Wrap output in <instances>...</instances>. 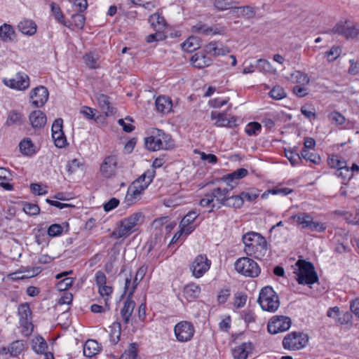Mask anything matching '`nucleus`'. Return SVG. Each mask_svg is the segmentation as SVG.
<instances>
[{"label":"nucleus","instance_id":"f257e3e1","mask_svg":"<svg viewBox=\"0 0 359 359\" xmlns=\"http://www.w3.org/2000/svg\"><path fill=\"white\" fill-rule=\"evenodd\" d=\"M245 252L256 259H262L267 252V241L264 236L256 232H248L243 236Z\"/></svg>","mask_w":359,"mask_h":359},{"label":"nucleus","instance_id":"72a5a7b5","mask_svg":"<svg viewBox=\"0 0 359 359\" xmlns=\"http://www.w3.org/2000/svg\"><path fill=\"white\" fill-rule=\"evenodd\" d=\"M201 46V41L196 36H190L183 43L182 48L187 52H193Z\"/></svg>","mask_w":359,"mask_h":359},{"label":"nucleus","instance_id":"c85d7f7f","mask_svg":"<svg viewBox=\"0 0 359 359\" xmlns=\"http://www.w3.org/2000/svg\"><path fill=\"white\" fill-rule=\"evenodd\" d=\"M36 25L32 20H24L18 25L19 30L24 34L32 36L36 32Z\"/></svg>","mask_w":359,"mask_h":359},{"label":"nucleus","instance_id":"0eeeda50","mask_svg":"<svg viewBox=\"0 0 359 359\" xmlns=\"http://www.w3.org/2000/svg\"><path fill=\"white\" fill-rule=\"evenodd\" d=\"M328 33L343 36L348 40L353 39L359 35V25L348 20L339 21Z\"/></svg>","mask_w":359,"mask_h":359},{"label":"nucleus","instance_id":"ea45409f","mask_svg":"<svg viewBox=\"0 0 359 359\" xmlns=\"http://www.w3.org/2000/svg\"><path fill=\"white\" fill-rule=\"evenodd\" d=\"M236 11H240L241 14L239 15L246 19L253 18L256 13L255 8L250 6L235 7L233 12L235 13Z\"/></svg>","mask_w":359,"mask_h":359},{"label":"nucleus","instance_id":"6e6d98bb","mask_svg":"<svg viewBox=\"0 0 359 359\" xmlns=\"http://www.w3.org/2000/svg\"><path fill=\"white\" fill-rule=\"evenodd\" d=\"M73 283L72 278L66 277L57 283V288L60 291H65L72 285Z\"/></svg>","mask_w":359,"mask_h":359},{"label":"nucleus","instance_id":"e2e57ef3","mask_svg":"<svg viewBox=\"0 0 359 359\" xmlns=\"http://www.w3.org/2000/svg\"><path fill=\"white\" fill-rule=\"evenodd\" d=\"M285 156L290 161L292 165H295L299 163L301 160L300 154L295 153L292 151H285Z\"/></svg>","mask_w":359,"mask_h":359},{"label":"nucleus","instance_id":"3c124183","mask_svg":"<svg viewBox=\"0 0 359 359\" xmlns=\"http://www.w3.org/2000/svg\"><path fill=\"white\" fill-rule=\"evenodd\" d=\"M269 95L274 100H281L286 96V93L282 87L276 86L271 90Z\"/></svg>","mask_w":359,"mask_h":359},{"label":"nucleus","instance_id":"f704fd0d","mask_svg":"<svg viewBox=\"0 0 359 359\" xmlns=\"http://www.w3.org/2000/svg\"><path fill=\"white\" fill-rule=\"evenodd\" d=\"M47 348V343L43 337L38 336L32 339V348L36 353H45Z\"/></svg>","mask_w":359,"mask_h":359},{"label":"nucleus","instance_id":"09e8293b","mask_svg":"<svg viewBox=\"0 0 359 359\" xmlns=\"http://www.w3.org/2000/svg\"><path fill=\"white\" fill-rule=\"evenodd\" d=\"M53 140H54L55 145L58 148L65 147L67 143L66 137L64 132L55 133L52 134Z\"/></svg>","mask_w":359,"mask_h":359},{"label":"nucleus","instance_id":"2f4dec72","mask_svg":"<svg viewBox=\"0 0 359 359\" xmlns=\"http://www.w3.org/2000/svg\"><path fill=\"white\" fill-rule=\"evenodd\" d=\"M100 346L98 343L93 339L86 341L83 346V354L86 357H92L99 352Z\"/></svg>","mask_w":359,"mask_h":359},{"label":"nucleus","instance_id":"49530a36","mask_svg":"<svg viewBox=\"0 0 359 359\" xmlns=\"http://www.w3.org/2000/svg\"><path fill=\"white\" fill-rule=\"evenodd\" d=\"M301 158H303L307 161L318 164L320 162V157L316 154L311 153L307 149H302L300 154Z\"/></svg>","mask_w":359,"mask_h":359},{"label":"nucleus","instance_id":"5701e85b","mask_svg":"<svg viewBox=\"0 0 359 359\" xmlns=\"http://www.w3.org/2000/svg\"><path fill=\"white\" fill-rule=\"evenodd\" d=\"M191 62L194 67L202 69L212 64V60L201 53H196L191 57Z\"/></svg>","mask_w":359,"mask_h":359},{"label":"nucleus","instance_id":"0e129e2a","mask_svg":"<svg viewBox=\"0 0 359 359\" xmlns=\"http://www.w3.org/2000/svg\"><path fill=\"white\" fill-rule=\"evenodd\" d=\"M261 125L257 122L250 123L245 128V132L249 135H256L257 132L260 131Z\"/></svg>","mask_w":359,"mask_h":359},{"label":"nucleus","instance_id":"1a4fd4ad","mask_svg":"<svg viewBox=\"0 0 359 359\" xmlns=\"http://www.w3.org/2000/svg\"><path fill=\"white\" fill-rule=\"evenodd\" d=\"M309 341V336L302 332H292L287 334L283 340V346L287 350L297 351L305 347Z\"/></svg>","mask_w":359,"mask_h":359},{"label":"nucleus","instance_id":"603ef678","mask_svg":"<svg viewBox=\"0 0 359 359\" xmlns=\"http://www.w3.org/2000/svg\"><path fill=\"white\" fill-rule=\"evenodd\" d=\"M335 175L337 177L341 178L344 180H349L353 177L352 176V171L351 170H349V167L347 166L344 168H341V169L336 170L335 171Z\"/></svg>","mask_w":359,"mask_h":359},{"label":"nucleus","instance_id":"4468645a","mask_svg":"<svg viewBox=\"0 0 359 359\" xmlns=\"http://www.w3.org/2000/svg\"><path fill=\"white\" fill-rule=\"evenodd\" d=\"M117 162L118 159L115 155L105 157L100 168L102 175L107 178L114 176L117 170Z\"/></svg>","mask_w":359,"mask_h":359},{"label":"nucleus","instance_id":"dca6fc26","mask_svg":"<svg viewBox=\"0 0 359 359\" xmlns=\"http://www.w3.org/2000/svg\"><path fill=\"white\" fill-rule=\"evenodd\" d=\"M193 31L206 36L215 34H224L226 28L222 26L214 25L208 26L206 24L199 22L193 27Z\"/></svg>","mask_w":359,"mask_h":359},{"label":"nucleus","instance_id":"7ed1b4c3","mask_svg":"<svg viewBox=\"0 0 359 359\" xmlns=\"http://www.w3.org/2000/svg\"><path fill=\"white\" fill-rule=\"evenodd\" d=\"M144 215L137 212L120 221L118 229L114 231L112 236L116 238H126L136 231V226L144 222Z\"/></svg>","mask_w":359,"mask_h":359},{"label":"nucleus","instance_id":"a19ab883","mask_svg":"<svg viewBox=\"0 0 359 359\" xmlns=\"http://www.w3.org/2000/svg\"><path fill=\"white\" fill-rule=\"evenodd\" d=\"M22 123V115L15 110L9 112L6 120L8 126L20 125Z\"/></svg>","mask_w":359,"mask_h":359},{"label":"nucleus","instance_id":"37998d69","mask_svg":"<svg viewBox=\"0 0 359 359\" xmlns=\"http://www.w3.org/2000/svg\"><path fill=\"white\" fill-rule=\"evenodd\" d=\"M183 292L187 297L196 298L201 292V287L194 283H191L184 287Z\"/></svg>","mask_w":359,"mask_h":359},{"label":"nucleus","instance_id":"8fccbe9b","mask_svg":"<svg viewBox=\"0 0 359 359\" xmlns=\"http://www.w3.org/2000/svg\"><path fill=\"white\" fill-rule=\"evenodd\" d=\"M112 292H113V288L111 286L106 285V284L98 287V292L102 297L104 298L106 306H108L107 302H108Z\"/></svg>","mask_w":359,"mask_h":359},{"label":"nucleus","instance_id":"f3484780","mask_svg":"<svg viewBox=\"0 0 359 359\" xmlns=\"http://www.w3.org/2000/svg\"><path fill=\"white\" fill-rule=\"evenodd\" d=\"M231 190L229 187L223 189L217 187L209 192L214 202L212 208H219L222 205H224L227 195Z\"/></svg>","mask_w":359,"mask_h":359},{"label":"nucleus","instance_id":"7c9ffc66","mask_svg":"<svg viewBox=\"0 0 359 359\" xmlns=\"http://www.w3.org/2000/svg\"><path fill=\"white\" fill-rule=\"evenodd\" d=\"M15 36V30L13 27L6 23L0 27V39L4 42L13 41Z\"/></svg>","mask_w":359,"mask_h":359},{"label":"nucleus","instance_id":"f8f14e48","mask_svg":"<svg viewBox=\"0 0 359 359\" xmlns=\"http://www.w3.org/2000/svg\"><path fill=\"white\" fill-rule=\"evenodd\" d=\"M210 265L211 261L208 259L206 255H199L190 265V270L195 278H199L209 270Z\"/></svg>","mask_w":359,"mask_h":359},{"label":"nucleus","instance_id":"b1692460","mask_svg":"<svg viewBox=\"0 0 359 359\" xmlns=\"http://www.w3.org/2000/svg\"><path fill=\"white\" fill-rule=\"evenodd\" d=\"M156 107L158 111L162 114H168L171 111L172 107V100L166 96H159L156 100Z\"/></svg>","mask_w":359,"mask_h":359},{"label":"nucleus","instance_id":"e433bc0d","mask_svg":"<svg viewBox=\"0 0 359 359\" xmlns=\"http://www.w3.org/2000/svg\"><path fill=\"white\" fill-rule=\"evenodd\" d=\"M110 341L112 344H116L120 340L121 324L118 322H114L110 327Z\"/></svg>","mask_w":359,"mask_h":359},{"label":"nucleus","instance_id":"412c9836","mask_svg":"<svg viewBox=\"0 0 359 359\" xmlns=\"http://www.w3.org/2000/svg\"><path fill=\"white\" fill-rule=\"evenodd\" d=\"M25 345L23 341L17 340L12 342L8 347H2L0 349L1 355H7L15 357L18 355L24 349Z\"/></svg>","mask_w":359,"mask_h":359},{"label":"nucleus","instance_id":"39448f33","mask_svg":"<svg viewBox=\"0 0 359 359\" xmlns=\"http://www.w3.org/2000/svg\"><path fill=\"white\" fill-rule=\"evenodd\" d=\"M298 271L294 272L297 275L296 280L301 285H311L318 280L317 273L312 263L305 260H298L296 263Z\"/></svg>","mask_w":359,"mask_h":359},{"label":"nucleus","instance_id":"6ab92c4d","mask_svg":"<svg viewBox=\"0 0 359 359\" xmlns=\"http://www.w3.org/2000/svg\"><path fill=\"white\" fill-rule=\"evenodd\" d=\"M252 349L251 342H244L232 350L233 358V359H247Z\"/></svg>","mask_w":359,"mask_h":359},{"label":"nucleus","instance_id":"423d86ee","mask_svg":"<svg viewBox=\"0 0 359 359\" xmlns=\"http://www.w3.org/2000/svg\"><path fill=\"white\" fill-rule=\"evenodd\" d=\"M290 219L296 222L302 229H307L318 233L325 231L327 228L325 223L314 222L312 215L308 212H298L291 216Z\"/></svg>","mask_w":359,"mask_h":359},{"label":"nucleus","instance_id":"bf43d9fd","mask_svg":"<svg viewBox=\"0 0 359 359\" xmlns=\"http://www.w3.org/2000/svg\"><path fill=\"white\" fill-rule=\"evenodd\" d=\"M155 31H156V33L151 34L147 36L146 41L147 43H152L154 41H163L165 39V36L163 33V31H161V30H155Z\"/></svg>","mask_w":359,"mask_h":359},{"label":"nucleus","instance_id":"a211bd4d","mask_svg":"<svg viewBox=\"0 0 359 359\" xmlns=\"http://www.w3.org/2000/svg\"><path fill=\"white\" fill-rule=\"evenodd\" d=\"M248 173V171L245 168H238L234 172L224 176L221 180L224 182L227 187H229V189H233L236 185V182L234 180L243 178Z\"/></svg>","mask_w":359,"mask_h":359},{"label":"nucleus","instance_id":"4be33fe9","mask_svg":"<svg viewBox=\"0 0 359 359\" xmlns=\"http://www.w3.org/2000/svg\"><path fill=\"white\" fill-rule=\"evenodd\" d=\"M148 21L154 30L163 31L167 27L164 17L159 13H155L151 15L149 17Z\"/></svg>","mask_w":359,"mask_h":359},{"label":"nucleus","instance_id":"6e6552de","mask_svg":"<svg viewBox=\"0 0 359 359\" xmlns=\"http://www.w3.org/2000/svg\"><path fill=\"white\" fill-rule=\"evenodd\" d=\"M234 267L238 273L251 278L258 276L261 271L257 262L249 257L238 259L234 264Z\"/></svg>","mask_w":359,"mask_h":359},{"label":"nucleus","instance_id":"de8ad7c7","mask_svg":"<svg viewBox=\"0 0 359 359\" xmlns=\"http://www.w3.org/2000/svg\"><path fill=\"white\" fill-rule=\"evenodd\" d=\"M51 10L53 13V15L55 18L62 23L63 25L70 27V25H67V22L63 20L64 19V15L60 9V8L57 6L55 3H53L51 4Z\"/></svg>","mask_w":359,"mask_h":359},{"label":"nucleus","instance_id":"393cba45","mask_svg":"<svg viewBox=\"0 0 359 359\" xmlns=\"http://www.w3.org/2000/svg\"><path fill=\"white\" fill-rule=\"evenodd\" d=\"M205 51L207 54L217 57L220 55H225L229 53L228 48L222 46L218 47L216 42H210L205 47Z\"/></svg>","mask_w":359,"mask_h":359},{"label":"nucleus","instance_id":"338daca9","mask_svg":"<svg viewBox=\"0 0 359 359\" xmlns=\"http://www.w3.org/2000/svg\"><path fill=\"white\" fill-rule=\"evenodd\" d=\"M215 125L219 127L222 126H227V127H232L235 125V120H229L224 117V114L221 115L219 118L217 120Z\"/></svg>","mask_w":359,"mask_h":359},{"label":"nucleus","instance_id":"ddd939ff","mask_svg":"<svg viewBox=\"0 0 359 359\" xmlns=\"http://www.w3.org/2000/svg\"><path fill=\"white\" fill-rule=\"evenodd\" d=\"M4 84L11 88L25 90L29 86V78L24 72H18L14 78L4 79Z\"/></svg>","mask_w":359,"mask_h":359},{"label":"nucleus","instance_id":"9d476101","mask_svg":"<svg viewBox=\"0 0 359 359\" xmlns=\"http://www.w3.org/2000/svg\"><path fill=\"white\" fill-rule=\"evenodd\" d=\"M291 325L290 318L285 316H274L269 320L267 329L270 334H276L288 330Z\"/></svg>","mask_w":359,"mask_h":359},{"label":"nucleus","instance_id":"a18cd8bd","mask_svg":"<svg viewBox=\"0 0 359 359\" xmlns=\"http://www.w3.org/2000/svg\"><path fill=\"white\" fill-rule=\"evenodd\" d=\"M257 68L259 71L266 73H275L276 69L266 60L259 59L257 60Z\"/></svg>","mask_w":359,"mask_h":359},{"label":"nucleus","instance_id":"cd10ccee","mask_svg":"<svg viewBox=\"0 0 359 359\" xmlns=\"http://www.w3.org/2000/svg\"><path fill=\"white\" fill-rule=\"evenodd\" d=\"M97 102L102 112L105 114L106 116H109L114 114V109L111 106L109 98L107 95L104 94L99 95L97 96Z\"/></svg>","mask_w":359,"mask_h":359},{"label":"nucleus","instance_id":"bb28decb","mask_svg":"<svg viewBox=\"0 0 359 359\" xmlns=\"http://www.w3.org/2000/svg\"><path fill=\"white\" fill-rule=\"evenodd\" d=\"M130 296L128 295V297L124 302L123 306L121 310V315L125 323H128L129 322L130 318L135 306V302L130 299Z\"/></svg>","mask_w":359,"mask_h":359},{"label":"nucleus","instance_id":"c9c22d12","mask_svg":"<svg viewBox=\"0 0 359 359\" xmlns=\"http://www.w3.org/2000/svg\"><path fill=\"white\" fill-rule=\"evenodd\" d=\"M19 147L21 153L25 156H32L35 154V147L29 139L21 141Z\"/></svg>","mask_w":359,"mask_h":359},{"label":"nucleus","instance_id":"c756f323","mask_svg":"<svg viewBox=\"0 0 359 359\" xmlns=\"http://www.w3.org/2000/svg\"><path fill=\"white\" fill-rule=\"evenodd\" d=\"M12 180V175L6 168H0V186L5 190L11 191L13 189V186L9 183V181Z\"/></svg>","mask_w":359,"mask_h":359},{"label":"nucleus","instance_id":"f03ea898","mask_svg":"<svg viewBox=\"0 0 359 359\" xmlns=\"http://www.w3.org/2000/svg\"><path fill=\"white\" fill-rule=\"evenodd\" d=\"M145 146L150 151L168 150L175 146L170 134L158 128H151L149 136L145 138Z\"/></svg>","mask_w":359,"mask_h":359},{"label":"nucleus","instance_id":"4d7b16f0","mask_svg":"<svg viewBox=\"0 0 359 359\" xmlns=\"http://www.w3.org/2000/svg\"><path fill=\"white\" fill-rule=\"evenodd\" d=\"M62 231L63 227L60 224H53L48 227L47 233L49 236L55 237L60 236Z\"/></svg>","mask_w":359,"mask_h":359},{"label":"nucleus","instance_id":"20e7f679","mask_svg":"<svg viewBox=\"0 0 359 359\" xmlns=\"http://www.w3.org/2000/svg\"><path fill=\"white\" fill-rule=\"evenodd\" d=\"M257 302L262 310L271 313L276 311L280 306L279 297L271 286L262 288Z\"/></svg>","mask_w":359,"mask_h":359},{"label":"nucleus","instance_id":"c03bdc74","mask_svg":"<svg viewBox=\"0 0 359 359\" xmlns=\"http://www.w3.org/2000/svg\"><path fill=\"white\" fill-rule=\"evenodd\" d=\"M85 16L81 13H76L72 15V22L68 25H70L71 29H73V27H76L78 29H83L85 24Z\"/></svg>","mask_w":359,"mask_h":359},{"label":"nucleus","instance_id":"9b49d317","mask_svg":"<svg viewBox=\"0 0 359 359\" xmlns=\"http://www.w3.org/2000/svg\"><path fill=\"white\" fill-rule=\"evenodd\" d=\"M174 332L177 341L186 342L193 338L195 328L191 323L181 321L175 326Z\"/></svg>","mask_w":359,"mask_h":359},{"label":"nucleus","instance_id":"5fc2aeb1","mask_svg":"<svg viewBox=\"0 0 359 359\" xmlns=\"http://www.w3.org/2000/svg\"><path fill=\"white\" fill-rule=\"evenodd\" d=\"M233 3L231 0H215L214 6L218 11H225L231 8Z\"/></svg>","mask_w":359,"mask_h":359},{"label":"nucleus","instance_id":"58836bf2","mask_svg":"<svg viewBox=\"0 0 359 359\" xmlns=\"http://www.w3.org/2000/svg\"><path fill=\"white\" fill-rule=\"evenodd\" d=\"M147 271V266H142L137 270L133 280V286L130 290L129 296H132L138 283L144 278Z\"/></svg>","mask_w":359,"mask_h":359},{"label":"nucleus","instance_id":"69168bd1","mask_svg":"<svg viewBox=\"0 0 359 359\" xmlns=\"http://www.w3.org/2000/svg\"><path fill=\"white\" fill-rule=\"evenodd\" d=\"M149 184L150 183H148V182L144 180L140 177L131 184L132 186L135 187L142 194Z\"/></svg>","mask_w":359,"mask_h":359},{"label":"nucleus","instance_id":"052dcab7","mask_svg":"<svg viewBox=\"0 0 359 359\" xmlns=\"http://www.w3.org/2000/svg\"><path fill=\"white\" fill-rule=\"evenodd\" d=\"M340 49L339 47L333 46L329 51L325 53L329 62L335 60L340 55Z\"/></svg>","mask_w":359,"mask_h":359},{"label":"nucleus","instance_id":"79ce46f5","mask_svg":"<svg viewBox=\"0 0 359 359\" xmlns=\"http://www.w3.org/2000/svg\"><path fill=\"white\" fill-rule=\"evenodd\" d=\"M243 205L241 194L239 195L226 197L224 205L235 208H239Z\"/></svg>","mask_w":359,"mask_h":359},{"label":"nucleus","instance_id":"774afa93","mask_svg":"<svg viewBox=\"0 0 359 359\" xmlns=\"http://www.w3.org/2000/svg\"><path fill=\"white\" fill-rule=\"evenodd\" d=\"M124 353H126L128 355V358L132 359H140L139 355L137 354V344L135 343H132L130 344L129 348L127 351L124 352Z\"/></svg>","mask_w":359,"mask_h":359},{"label":"nucleus","instance_id":"2eb2a0df","mask_svg":"<svg viewBox=\"0 0 359 359\" xmlns=\"http://www.w3.org/2000/svg\"><path fill=\"white\" fill-rule=\"evenodd\" d=\"M48 90L43 86H39L33 89L30 93V101L36 107H43L48 99Z\"/></svg>","mask_w":359,"mask_h":359},{"label":"nucleus","instance_id":"4c0bfd02","mask_svg":"<svg viewBox=\"0 0 359 359\" xmlns=\"http://www.w3.org/2000/svg\"><path fill=\"white\" fill-rule=\"evenodd\" d=\"M85 64L90 69H97L100 67L99 57L95 53H88L83 56Z\"/></svg>","mask_w":359,"mask_h":359},{"label":"nucleus","instance_id":"13d9d810","mask_svg":"<svg viewBox=\"0 0 359 359\" xmlns=\"http://www.w3.org/2000/svg\"><path fill=\"white\" fill-rule=\"evenodd\" d=\"M23 210L29 215H37L40 212V208L36 204L27 203L24 205Z\"/></svg>","mask_w":359,"mask_h":359},{"label":"nucleus","instance_id":"aec40b11","mask_svg":"<svg viewBox=\"0 0 359 359\" xmlns=\"http://www.w3.org/2000/svg\"><path fill=\"white\" fill-rule=\"evenodd\" d=\"M29 119L32 126L34 129H41L46 123V116L40 110L32 111L29 116Z\"/></svg>","mask_w":359,"mask_h":359},{"label":"nucleus","instance_id":"680f3d73","mask_svg":"<svg viewBox=\"0 0 359 359\" xmlns=\"http://www.w3.org/2000/svg\"><path fill=\"white\" fill-rule=\"evenodd\" d=\"M198 217V213L195 211L188 212L180 222V225L191 224Z\"/></svg>","mask_w":359,"mask_h":359},{"label":"nucleus","instance_id":"864d4df0","mask_svg":"<svg viewBox=\"0 0 359 359\" xmlns=\"http://www.w3.org/2000/svg\"><path fill=\"white\" fill-rule=\"evenodd\" d=\"M328 118L332 123L336 125H342L345 122L344 116L337 111L331 112Z\"/></svg>","mask_w":359,"mask_h":359},{"label":"nucleus","instance_id":"a878e982","mask_svg":"<svg viewBox=\"0 0 359 359\" xmlns=\"http://www.w3.org/2000/svg\"><path fill=\"white\" fill-rule=\"evenodd\" d=\"M142 194L135 187L130 184L128 188L124 203L128 206H130L140 199Z\"/></svg>","mask_w":359,"mask_h":359},{"label":"nucleus","instance_id":"473e14b6","mask_svg":"<svg viewBox=\"0 0 359 359\" xmlns=\"http://www.w3.org/2000/svg\"><path fill=\"white\" fill-rule=\"evenodd\" d=\"M18 315L22 324L27 323L31 319L32 311L28 303L21 304L18 306Z\"/></svg>","mask_w":359,"mask_h":359}]
</instances>
